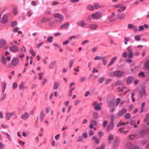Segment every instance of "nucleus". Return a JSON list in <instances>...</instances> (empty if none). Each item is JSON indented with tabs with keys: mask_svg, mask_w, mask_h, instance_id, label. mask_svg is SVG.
Wrapping results in <instances>:
<instances>
[{
	"mask_svg": "<svg viewBox=\"0 0 149 149\" xmlns=\"http://www.w3.org/2000/svg\"><path fill=\"white\" fill-rule=\"evenodd\" d=\"M20 61L19 59L16 57H13L11 61L10 64L11 67H15L18 65Z\"/></svg>",
	"mask_w": 149,
	"mask_h": 149,
	"instance_id": "f257e3e1",
	"label": "nucleus"
},
{
	"mask_svg": "<svg viewBox=\"0 0 149 149\" xmlns=\"http://www.w3.org/2000/svg\"><path fill=\"white\" fill-rule=\"evenodd\" d=\"M113 7L117 9L118 11L121 12L125 10L126 7L121 3H118L113 6Z\"/></svg>",
	"mask_w": 149,
	"mask_h": 149,
	"instance_id": "f03ea898",
	"label": "nucleus"
},
{
	"mask_svg": "<svg viewBox=\"0 0 149 149\" xmlns=\"http://www.w3.org/2000/svg\"><path fill=\"white\" fill-rule=\"evenodd\" d=\"M102 13L99 11L96 12L91 15L92 19L93 20L99 19L102 17Z\"/></svg>",
	"mask_w": 149,
	"mask_h": 149,
	"instance_id": "7ed1b4c3",
	"label": "nucleus"
},
{
	"mask_svg": "<svg viewBox=\"0 0 149 149\" xmlns=\"http://www.w3.org/2000/svg\"><path fill=\"white\" fill-rule=\"evenodd\" d=\"M0 48H1L4 50H6L8 48V46L6 44V40L3 39L0 40Z\"/></svg>",
	"mask_w": 149,
	"mask_h": 149,
	"instance_id": "20e7f679",
	"label": "nucleus"
},
{
	"mask_svg": "<svg viewBox=\"0 0 149 149\" xmlns=\"http://www.w3.org/2000/svg\"><path fill=\"white\" fill-rule=\"evenodd\" d=\"M127 52H128V56L129 58H132L134 56L133 53L132 47L129 46L127 48Z\"/></svg>",
	"mask_w": 149,
	"mask_h": 149,
	"instance_id": "39448f33",
	"label": "nucleus"
},
{
	"mask_svg": "<svg viewBox=\"0 0 149 149\" xmlns=\"http://www.w3.org/2000/svg\"><path fill=\"white\" fill-rule=\"evenodd\" d=\"M139 88L140 96L142 97L145 96L146 95L145 87L144 86H141V87H139Z\"/></svg>",
	"mask_w": 149,
	"mask_h": 149,
	"instance_id": "423d86ee",
	"label": "nucleus"
},
{
	"mask_svg": "<svg viewBox=\"0 0 149 149\" xmlns=\"http://www.w3.org/2000/svg\"><path fill=\"white\" fill-rule=\"evenodd\" d=\"M126 112V110L125 109H123L121 111L119 112L118 113L116 114L115 117L116 118H117L123 115Z\"/></svg>",
	"mask_w": 149,
	"mask_h": 149,
	"instance_id": "0eeeda50",
	"label": "nucleus"
},
{
	"mask_svg": "<svg viewBox=\"0 0 149 149\" xmlns=\"http://www.w3.org/2000/svg\"><path fill=\"white\" fill-rule=\"evenodd\" d=\"M77 24L79 26L81 27H84L87 25L84 20L83 19L78 21Z\"/></svg>",
	"mask_w": 149,
	"mask_h": 149,
	"instance_id": "6e6552de",
	"label": "nucleus"
},
{
	"mask_svg": "<svg viewBox=\"0 0 149 149\" xmlns=\"http://www.w3.org/2000/svg\"><path fill=\"white\" fill-rule=\"evenodd\" d=\"M127 28L128 29H132L134 31H138V29L137 26L133 24H129L127 25Z\"/></svg>",
	"mask_w": 149,
	"mask_h": 149,
	"instance_id": "1a4fd4ad",
	"label": "nucleus"
},
{
	"mask_svg": "<svg viewBox=\"0 0 149 149\" xmlns=\"http://www.w3.org/2000/svg\"><path fill=\"white\" fill-rule=\"evenodd\" d=\"M9 50L12 52H16L19 51V48L16 46L13 45L12 47L10 48Z\"/></svg>",
	"mask_w": 149,
	"mask_h": 149,
	"instance_id": "9d476101",
	"label": "nucleus"
},
{
	"mask_svg": "<svg viewBox=\"0 0 149 149\" xmlns=\"http://www.w3.org/2000/svg\"><path fill=\"white\" fill-rule=\"evenodd\" d=\"M149 28V26L147 24H144L143 25L139 26V27L138 31H143L144 29H148Z\"/></svg>",
	"mask_w": 149,
	"mask_h": 149,
	"instance_id": "9b49d317",
	"label": "nucleus"
},
{
	"mask_svg": "<svg viewBox=\"0 0 149 149\" xmlns=\"http://www.w3.org/2000/svg\"><path fill=\"white\" fill-rule=\"evenodd\" d=\"M93 105L95 109L97 110H101V108L99 104H98L97 102H94L93 104Z\"/></svg>",
	"mask_w": 149,
	"mask_h": 149,
	"instance_id": "f8f14e48",
	"label": "nucleus"
},
{
	"mask_svg": "<svg viewBox=\"0 0 149 149\" xmlns=\"http://www.w3.org/2000/svg\"><path fill=\"white\" fill-rule=\"evenodd\" d=\"M125 128L130 129V128L128 127H121L119 129V131L121 133H123L124 134H126L129 132V131L127 130L126 131H124Z\"/></svg>",
	"mask_w": 149,
	"mask_h": 149,
	"instance_id": "ddd939ff",
	"label": "nucleus"
},
{
	"mask_svg": "<svg viewBox=\"0 0 149 149\" xmlns=\"http://www.w3.org/2000/svg\"><path fill=\"white\" fill-rule=\"evenodd\" d=\"M115 13L112 12L111 15H109L107 17V19L109 22H113L114 21L115 19L114 17H115Z\"/></svg>",
	"mask_w": 149,
	"mask_h": 149,
	"instance_id": "4468645a",
	"label": "nucleus"
},
{
	"mask_svg": "<svg viewBox=\"0 0 149 149\" xmlns=\"http://www.w3.org/2000/svg\"><path fill=\"white\" fill-rule=\"evenodd\" d=\"M15 115L14 112L6 113V117L7 120H9L10 118L13 116Z\"/></svg>",
	"mask_w": 149,
	"mask_h": 149,
	"instance_id": "2eb2a0df",
	"label": "nucleus"
},
{
	"mask_svg": "<svg viewBox=\"0 0 149 149\" xmlns=\"http://www.w3.org/2000/svg\"><path fill=\"white\" fill-rule=\"evenodd\" d=\"M117 58V56L111 58L110 60V62H109L108 67H109L111 65H113L115 61H116Z\"/></svg>",
	"mask_w": 149,
	"mask_h": 149,
	"instance_id": "dca6fc26",
	"label": "nucleus"
},
{
	"mask_svg": "<svg viewBox=\"0 0 149 149\" xmlns=\"http://www.w3.org/2000/svg\"><path fill=\"white\" fill-rule=\"evenodd\" d=\"M69 23L68 22L65 23L63 24L60 26V29H67L69 27Z\"/></svg>",
	"mask_w": 149,
	"mask_h": 149,
	"instance_id": "f3484780",
	"label": "nucleus"
},
{
	"mask_svg": "<svg viewBox=\"0 0 149 149\" xmlns=\"http://www.w3.org/2000/svg\"><path fill=\"white\" fill-rule=\"evenodd\" d=\"M98 25L97 24H93L88 26L89 28L92 30H95L98 27Z\"/></svg>",
	"mask_w": 149,
	"mask_h": 149,
	"instance_id": "a211bd4d",
	"label": "nucleus"
},
{
	"mask_svg": "<svg viewBox=\"0 0 149 149\" xmlns=\"http://www.w3.org/2000/svg\"><path fill=\"white\" fill-rule=\"evenodd\" d=\"M54 16L55 18H58L60 19H63L64 18L63 16L62 15L58 13L54 14Z\"/></svg>",
	"mask_w": 149,
	"mask_h": 149,
	"instance_id": "6ab92c4d",
	"label": "nucleus"
},
{
	"mask_svg": "<svg viewBox=\"0 0 149 149\" xmlns=\"http://www.w3.org/2000/svg\"><path fill=\"white\" fill-rule=\"evenodd\" d=\"M7 21V16L5 15H3L1 19V22L3 24H5L6 23Z\"/></svg>",
	"mask_w": 149,
	"mask_h": 149,
	"instance_id": "aec40b11",
	"label": "nucleus"
},
{
	"mask_svg": "<svg viewBox=\"0 0 149 149\" xmlns=\"http://www.w3.org/2000/svg\"><path fill=\"white\" fill-rule=\"evenodd\" d=\"M114 126V124L113 122H111V124L109 125L107 127V130L108 131H109L113 129Z\"/></svg>",
	"mask_w": 149,
	"mask_h": 149,
	"instance_id": "412c9836",
	"label": "nucleus"
},
{
	"mask_svg": "<svg viewBox=\"0 0 149 149\" xmlns=\"http://www.w3.org/2000/svg\"><path fill=\"white\" fill-rule=\"evenodd\" d=\"M29 116V114L27 113H25L24 114L22 115L21 118L24 120H26L28 118Z\"/></svg>",
	"mask_w": 149,
	"mask_h": 149,
	"instance_id": "4be33fe9",
	"label": "nucleus"
},
{
	"mask_svg": "<svg viewBox=\"0 0 149 149\" xmlns=\"http://www.w3.org/2000/svg\"><path fill=\"white\" fill-rule=\"evenodd\" d=\"M116 76L120 77L123 75L124 74V72L120 71H116Z\"/></svg>",
	"mask_w": 149,
	"mask_h": 149,
	"instance_id": "5701e85b",
	"label": "nucleus"
},
{
	"mask_svg": "<svg viewBox=\"0 0 149 149\" xmlns=\"http://www.w3.org/2000/svg\"><path fill=\"white\" fill-rule=\"evenodd\" d=\"M92 140L93 142L96 144H98L99 143V139L95 136H93L92 138Z\"/></svg>",
	"mask_w": 149,
	"mask_h": 149,
	"instance_id": "b1692460",
	"label": "nucleus"
},
{
	"mask_svg": "<svg viewBox=\"0 0 149 149\" xmlns=\"http://www.w3.org/2000/svg\"><path fill=\"white\" fill-rule=\"evenodd\" d=\"M1 61L2 64L4 65L6 64L7 61L6 58L3 56H2L1 58Z\"/></svg>",
	"mask_w": 149,
	"mask_h": 149,
	"instance_id": "393cba45",
	"label": "nucleus"
},
{
	"mask_svg": "<svg viewBox=\"0 0 149 149\" xmlns=\"http://www.w3.org/2000/svg\"><path fill=\"white\" fill-rule=\"evenodd\" d=\"M115 102V100H112L110 101L109 104V107L111 108H114L115 106L114 103Z\"/></svg>",
	"mask_w": 149,
	"mask_h": 149,
	"instance_id": "a878e982",
	"label": "nucleus"
},
{
	"mask_svg": "<svg viewBox=\"0 0 149 149\" xmlns=\"http://www.w3.org/2000/svg\"><path fill=\"white\" fill-rule=\"evenodd\" d=\"M114 139L113 136V134H111L108 136V141L109 143H111Z\"/></svg>",
	"mask_w": 149,
	"mask_h": 149,
	"instance_id": "bb28decb",
	"label": "nucleus"
},
{
	"mask_svg": "<svg viewBox=\"0 0 149 149\" xmlns=\"http://www.w3.org/2000/svg\"><path fill=\"white\" fill-rule=\"evenodd\" d=\"M128 124V122H122V120H121L120 122L117 124V127H119L120 125H127Z\"/></svg>",
	"mask_w": 149,
	"mask_h": 149,
	"instance_id": "cd10ccee",
	"label": "nucleus"
},
{
	"mask_svg": "<svg viewBox=\"0 0 149 149\" xmlns=\"http://www.w3.org/2000/svg\"><path fill=\"white\" fill-rule=\"evenodd\" d=\"M59 81H56L54 82L53 88L54 90L57 89L58 88V85L59 84Z\"/></svg>",
	"mask_w": 149,
	"mask_h": 149,
	"instance_id": "c85d7f7f",
	"label": "nucleus"
},
{
	"mask_svg": "<svg viewBox=\"0 0 149 149\" xmlns=\"http://www.w3.org/2000/svg\"><path fill=\"white\" fill-rule=\"evenodd\" d=\"M87 8L89 10L93 11L94 10V8L92 5H88L86 6Z\"/></svg>",
	"mask_w": 149,
	"mask_h": 149,
	"instance_id": "c756f323",
	"label": "nucleus"
},
{
	"mask_svg": "<svg viewBox=\"0 0 149 149\" xmlns=\"http://www.w3.org/2000/svg\"><path fill=\"white\" fill-rule=\"evenodd\" d=\"M102 61L103 64L105 65H106L107 63V61H106V57L102 56L101 60Z\"/></svg>",
	"mask_w": 149,
	"mask_h": 149,
	"instance_id": "7c9ffc66",
	"label": "nucleus"
},
{
	"mask_svg": "<svg viewBox=\"0 0 149 149\" xmlns=\"http://www.w3.org/2000/svg\"><path fill=\"white\" fill-rule=\"evenodd\" d=\"M45 116V114L44 113L43 111H42L40 114V120L41 121H42L44 118Z\"/></svg>",
	"mask_w": 149,
	"mask_h": 149,
	"instance_id": "2f4dec72",
	"label": "nucleus"
},
{
	"mask_svg": "<svg viewBox=\"0 0 149 149\" xmlns=\"http://www.w3.org/2000/svg\"><path fill=\"white\" fill-rule=\"evenodd\" d=\"M56 63V62L55 61H53L51 62L49 65V68L50 69H53Z\"/></svg>",
	"mask_w": 149,
	"mask_h": 149,
	"instance_id": "473e14b6",
	"label": "nucleus"
},
{
	"mask_svg": "<svg viewBox=\"0 0 149 149\" xmlns=\"http://www.w3.org/2000/svg\"><path fill=\"white\" fill-rule=\"evenodd\" d=\"M141 36L140 35H136L134 36V38L136 41H139L141 40Z\"/></svg>",
	"mask_w": 149,
	"mask_h": 149,
	"instance_id": "72a5a7b5",
	"label": "nucleus"
},
{
	"mask_svg": "<svg viewBox=\"0 0 149 149\" xmlns=\"http://www.w3.org/2000/svg\"><path fill=\"white\" fill-rule=\"evenodd\" d=\"M125 17V15L124 14L122 13L118 15V18L119 19H123Z\"/></svg>",
	"mask_w": 149,
	"mask_h": 149,
	"instance_id": "f704fd0d",
	"label": "nucleus"
},
{
	"mask_svg": "<svg viewBox=\"0 0 149 149\" xmlns=\"http://www.w3.org/2000/svg\"><path fill=\"white\" fill-rule=\"evenodd\" d=\"M119 144V143L117 141L114 142L113 143V148L114 149L116 148L118 146Z\"/></svg>",
	"mask_w": 149,
	"mask_h": 149,
	"instance_id": "c9c22d12",
	"label": "nucleus"
},
{
	"mask_svg": "<svg viewBox=\"0 0 149 149\" xmlns=\"http://www.w3.org/2000/svg\"><path fill=\"white\" fill-rule=\"evenodd\" d=\"M133 78L132 77L128 78L127 80V84H130Z\"/></svg>",
	"mask_w": 149,
	"mask_h": 149,
	"instance_id": "e433bc0d",
	"label": "nucleus"
},
{
	"mask_svg": "<svg viewBox=\"0 0 149 149\" xmlns=\"http://www.w3.org/2000/svg\"><path fill=\"white\" fill-rule=\"evenodd\" d=\"M53 38L52 36H49L47 38V41L50 43L52 42V39Z\"/></svg>",
	"mask_w": 149,
	"mask_h": 149,
	"instance_id": "4c0bfd02",
	"label": "nucleus"
},
{
	"mask_svg": "<svg viewBox=\"0 0 149 149\" xmlns=\"http://www.w3.org/2000/svg\"><path fill=\"white\" fill-rule=\"evenodd\" d=\"M4 134L6 135L9 141H12V139L10 135L8 133L5 132Z\"/></svg>",
	"mask_w": 149,
	"mask_h": 149,
	"instance_id": "58836bf2",
	"label": "nucleus"
},
{
	"mask_svg": "<svg viewBox=\"0 0 149 149\" xmlns=\"http://www.w3.org/2000/svg\"><path fill=\"white\" fill-rule=\"evenodd\" d=\"M145 67L146 70H149V61L145 63Z\"/></svg>",
	"mask_w": 149,
	"mask_h": 149,
	"instance_id": "ea45409f",
	"label": "nucleus"
},
{
	"mask_svg": "<svg viewBox=\"0 0 149 149\" xmlns=\"http://www.w3.org/2000/svg\"><path fill=\"white\" fill-rule=\"evenodd\" d=\"M102 57V56H96L94 58L93 60L94 61H97V60H101Z\"/></svg>",
	"mask_w": 149,
	"mask_h": 149,
	"instance_id": "a19ab883",
	"label": "nucleus"
},
{
	"mask_svg": "<svg viewBox=\"0 0 149 149\" xmlns=\"http://www.w3.org/2000/svg\"><path fill=\"white\" fill-rule=\"evenodd\" d=\"M93 117L95 119L97 118L98 117V113L96 112H93Z\"/></svg>",
	"mask_w": 149,
	"mask_h": 149,
	"instance_id": "79ce46f5",
	"label": "nucleus"
},
{
	"mask_svg": "<svg viewBox=\"0 0 149 149\" xmlns=\"http://www.w3.org/2000/svg\"><path fill=\"white\" fill-rule=\"evenodd\" d=\"M114 118H116L114 115L113 114H111L110 116V118L111 120V122H113Z\"/></svg>",
	"mask_w": 149,
	"mask_h": 149,
	"instance_id": "37998d69",
	"label": "nucleus"
},
{
	"mask_svg": "<svg viewBox=\"0 0 149 149\" xmlns=\"http://www.w3.org/2000/svg\"><path fill=\"white\" fill-rule=\"evenodd\" d=\"M13 13L15 15H16L17 13L18 12L17 8L15 7L13 8Z\"/></svg>",
	"mask_w": 149,
	"mask_h": 149,
	"instance_id": "c03bdc74",
	"label": "nucleus"
},
{
	"mask_svg": "<svg viewBox=\"0 0 149 149\" xmlns=\"http://www.w3.org/2000/svg\"><path fill=\"white\" fill-rule=\"evenodd\" d=\"M24 87V84L23 82H22L19 86V88L21 89H23Z\"/></svg>",
	"mask_w": 149,
	"mask_h": 149,
	"instance_id": "a18cd8bd",
	"label": "nucleus"
},
{
	"mask_svg": "<svg viewBox=\"0 0 149 149\" xmlns=\"http://www.w3.org/2000/svg\"><path fill=\"white\" fill-rule=\"evenodd\" d=\"M74 61L73 60H71L70 61L69 64V67L70 69L72 67V64L74 63Z\"/></svg>",
	"mask_w": 149,
	"mask_h": 149,
	"instance_id": "49530a36",
	"label": "nucleus"
},
{
	"mask_svg": "<svg viewBox=\"0 0 149 149\" xmlns=\"http://www.w3.org/2000/svg\"><path fill=\"white\" fill-rule=\"evenodd\" d=\"M30 52L31 54V55L33 56H35L36 55V53L34 52V51L32 49H31L30 50Z\"/></svg>",
	"mask_w": 149,
	"mask_h": 149,
	"instance_id": "de8ad7c7",
	"label": "nucleus"
},
{
	"mask_svg": "<svg viewBox=\"0 0 149 149\" xmlns=\"http://www.w3.org/2000/svg\"><path fill=\"white\" fill-rule=\"evenodd\" d=\"M126 146L127 148H130L132 147V145L131 143H127Z\"/></svg>",
	"mask_w": 149,
	"mask_h": 149,
	"instance_id": "09e8293b",
	"label": "nucleus"
},
{
	"mask_svg": "<svg viewBox=\"0 0 149 149\" xmlns=\"http://www.w3.org/2000/svg\"><path fill=\"white\" fill-rule=\"evenodd\" d=\"M6 94L3 93H2V97L1 98V99L2 100H4L6 98Z\"/></svg>",
	"mask_w": 149,
	"mask_h": 149,
	"instance_id": "8fccbe9b",
	"label": "nucleus"
},
{
	"mask_svg": "<svg viewBox=\"0 0 149 149\" xmlns=\"http://www.w3.org/2000/svg\"><path fill=\"white\" fill-rule=\"evenodd\" d=\"M131 124L134 126V127H136L137 126L135 125V121L134 120H132L131 122Z\"/></svg>",
	"mask_w": 149,
	"mask_h": 149,
	"instance_id": "3c124183",
	"label": "nucleus"
},
{
	"mask_svg": "<svg viewBox=\"0 0 149 149\" xmlns=\"http://www.w3.org/2000/svg\"><path fill=\"white\" fill-rule=\"evenodd\" d=\"M136 136L135 134H132L129 136V138L130 140H133Z\"/></svg>",
	"mask_w": 149,
	"mask_h": 149,
	"instance_id": "603ef678",
	"label": "nucleus"
},
{
	"mask_svg": "<svg viewBox=\"0 0 149 149\" xmlns=\"http://www.w3.org/2000/svg\"><path fill=\"white\" fill-rule=\"evenodd\" d=\"M139 76H142L143 77H145V74L144 72H140L139 74Z\"/></svg>",
	"mask_w": 149,
	"mask_h": 149,
	"instance_id": "864d4df0",
	"label": "nucleus"
},
{
	"mask_svg": "<svg viewBox=\"0 0 149 149\" xmlns=\"http://www.w3.org/2000/svg\"><path fill=\"white\" fill-rule=\"evenodd\" d=\"M131 93H132L131 96L132 97V102H134L135 101V99L134 97V93L132 92H131Z\"/></svg>",
	"mask_w": 149,
	"mask_h": 149,
	"instance_id": "5fc2aeb1",
	"label": "nucleus"
},
{
	"mask_svg": "<svg viewBox=\"0 0 149 149\" xmlns=\"http://www.w3.org/2000/svg\"><path fill=\"white\" fill-rule=\"evenodd\" d=\"M94 6L97 9H98L100 8V6L98 4H95L94 5Z\"/></svg>",
	"mask_w": 149,
	"mask_h": 149,
	"instance_id": "6e6d98bb",
	"label": "nucleus"
},
{
	"mask_svg": "<svg viewBox=\"0 0 149 149\" xmlns=\"http://www.w3.org/2000/svg\"><path fill=\"white\" fill-rule=\"evenodd\" d=\"M20 50L22 52H26V48L24 46H23L22 48Z\"/></svg>",
	"mask_w": 149,
	"mask_h": 149,
	"instance_id": "4d7b16f0",
	"label": "nucleus"
},
{
	"mask_svg": "<svg viewBox=\"0 0 149 149\" xmlns=\"http://www.w3.org/2000/svg\"><path fill=\"white\" fill-rule=\"evenodd\" d=\"M104 80V78L103 77H101L99 79V82L100 83H102Z\"/></svg>",
	"mask_w": 149,
	"mask_h": 149,
	"instance_id": "13d9d810",
	"label": "nucleus"
},
{
	"mask_svg": "<svg viewBox=\"0 0 149 149\" xmlns=\"http://www.w3.org/2000/svg\"><path fill=\"white\" fill-rule=\"evenodd\" d=\"M116 72H111L110 74V75L111 76H116Z\"/></svg>",
	"mask_w": 149,
	"mask_h": 149,
	"instance_id": "bf43d9fd",
	"label": "nucleus"
},
{
	"mask_svg": "<svg viewBox=\"0 0 149 149\" xmlns=\"http://www.w3.org/2000/svg\"><path fill=\"white\" fill-rule=\"evenodd\" d=\"M124 42L125 45H127V42L128 41V38L126 37H125L124 38Z\"/></svg>",
	"mask_w": 149,
	"mask_h": 149,
	"instance_id": "052dcab7",
	"label": "nucleus"
},
{
	"mask_svg": "<svg viewBox=\"0 0 149 149\" xmlns=\"http://www.w3.org/2000/svg\"><path fill=\"white\" fill-rule=\"evenodd\" d=\"M82 135L83 137L85 139H86L88 137L87 134L86 132L83 133Z\"/></svg>",
	"mask_w": 149,
	"mask_h": 149,
	"instance_id": "680f3d73",
	"label": "nucleus"
},
{
	"mask_svg": "<svg viewBox=\"0 0 149 149\" xmlns=\"http://www.w3.org/2000/svg\"><path fill=\"white\" fill-rule=\"evenodd\" d=\"M130 115L129 113H127L125 116V119H128L130 118Z\"/></svg>",
	"mask_w": 149,
	"mask_h": 149,
	"instance_id": "e2e57ef3",
	"label": "nucleus"
},
{
	"mask_svg": "<svg viewBox=\"0 0 149 149\" xmlns=\"http://www.w3.org/2000/svg\"><path fill=\"white\" fill-rule=\"evenodd\" d=\"M4 146L2 143L0 142V149H4Z\"/></svg>",
	"mask_w": 149,
	"mask_h": 149,
	"instance_id": "0e129e2a",
	"label": "nucleus"
},
{
	"mask_svg": "<svg viewBox=\"0 0 149 149\" xmlns=\"http://www.w3.org/2000/svg\"><path fill=\"white\" fill-rule=\"evenodd\" d=\"M69 42H70V41H69V40H68L64 41L63 42V44L64 45H67V44H68V43H69Z\"/></svg>",
	"mask_w": 149,
	"mask_h": 149,
	"instance_id": "69168bd1",
	"label": "nucleus"
},
{
	"mask_svg": "<svg viewBox=\"0 0 149 149\" xmlns=\"http://www.w3.org/2000/svg\"><path fill=\"white\" fill-rule=\"evenodd\" d=\"M92 18V16L89 15V16H88L87 17V18H86V20L88 21H90L91 20Z\"/></svg>",
	"mask_w": 149,
	"mask_h": 149,
	"instance_id": "338daca9",
	"label": "nucleus"
},
{
	"mask_svg": "<svg viewBox=\"0 0 149 149\" xmlns=\"http://www.w3.org/2000/svg\"><path fill=\"white\" fill-rule=\"evenodd\" d=\"M149 118V114H148L146 115V117L144 118V121L146 122V121H147L148 120Z\"/></svg>",
	"mask_w": 149,
	"mask_h": 149,
	"instance_id": "774afa93",
	"label": "nucleus"
}]
</instances>
